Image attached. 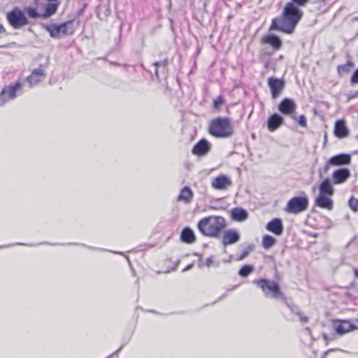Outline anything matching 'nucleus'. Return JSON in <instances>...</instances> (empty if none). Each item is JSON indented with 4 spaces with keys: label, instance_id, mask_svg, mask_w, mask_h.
I'll return each mask as SVG.
<instances>
[{
    "label": "nucleus",
    "instance_id": "ddd939ff",
    "mask_svg": "<svg viewBox=\"0 0 358 358\" xmlns=\"http://www.w3.org/2000/svg\"><path fill=\"white\" fill-rule=\"evenodd\" d=\"M350 171L347 168H340L332 173V183L339 185L344 183L350 177Z\"/></svg>",
    "mask_w": 358,
    "mask_h": 358
},
{
    "label": "nucleus",
    "instance_id": "f704fd0d",
    "mask_svg": "<svg viewBox=\"0 0 358 358\" xmlns=\"http://www.w3.org/2000/svg\"><path fill=\"white\" fill-rule=\"evenodd\" d=\"M294 120L302 127H306L307 126V120L304 115H301L299 117L296 116V119Z\"/></svg>",
    "mask_w": 358,
    "mask_h": 358
},
{
    "label": "nucleus",
    "instance_id": "c756f323",
    "mask_svg": "<svg viewBox=\"0 0 358 358\" xmlns=\"http://www.w3.org/2000/svg\"><path fill=\"white\" fill-rule=\"evenodd\" d=\"M253 271V267L251 265H245L239 270V275L242 277H247Z\"/></svg>",
    "mask_w": 358,
    "mask_h": 358
},
{
    "label": "nucleus",
    "instance_id": "7c9ffc66",
    "mask_svg": "<svg viewBox=\"0 0 358 358\" xmlns=\"http://www.w3.org/2000/svg\"><path fill=\"white\" fill-rule=\"evenodd\" d=\"M353 64L351 62H348L343 65H340L338 66V73L341 75L344 73H348L350 71L351 67H352Z\"/></svg>",
    "mask_w": 358,
    "mask_h": 358
},
{
    "label": "nucleus",
    "instance_id": "7ed1b4c3",
    "mask_svg": "<svg viewBox=\"0 0 358 358\" xmlns=\"http://www.w3.org/2000/svg\"><path fill=\"white\" fill-rule=\"evenodd\" d=\"M208 132L216 138H229L234 134V127L229 117H219L210 122Z\"/></svg>",
    "mask_w": 358,
    "mask_h": 358
},
{
    "label": "nucleus",
    "instance_id": "58836bf2",
    "mask_svg": "<svg viewBox=\"0 0 358 358\" xmlns=\"http://www.w3.org/2000/svg\"><path fill=\"white\" fill-rule=\"evenodd\" d=\"M287 306L290 308V310L294 313L296 315H297L298 316L300 315L301 314V312L299 309L298 307H296V306H291L288 303H287Z\"/></svg>",
    "mask_w": 358,
    "mask_h": 358
},
{
    "label": "nucleus",
    "instance_id": "cd10ccee",
    "mask_svg": "<svg viewBox=\"0 0 358 358\" xmlns=\"http://www.w3.org/2000/svg\"><path fill=\"white\" fill-rule=\"evenodd\" d=\"M275 243V238L270 235H264L262 238V246L266 250L272 248Z\"/></svg>",
    "mask_w": 358,
    "mask_h": 358
},
{
    "label": "nucleus",
    "instance_id": "423d86ee",
    "mask_svg": "<svg viewBox=\"0 0 358 358\" xmlns=\"http://www.w3.org/2000/svg\"><path fill=\"white\" fill-rule=\"evenodd\" d=\"M6 19L8 24L15 29H20L29 24V20L22 10L15 7L7 13Z\"/></svg>",
    "mask_w": 358,
    "mask_h": 358
},
{
    "label": "nucleus",
    "instance_id": "6ab92c4d",
    "mask_svg": "<svg viewBox=\"0 0 358 358\" xmlns=\"http://www.w3.org/2000/svg\"><path fill=\"white\" fill-rule=\"evenodd\" d=\"M266 229L277 236H280L283 232V224L281 219L274 218L268 222Z\"/></svg>",
    "mask_w": 358,
    "mask_h": 358
},
{
    "label": "nucleus",
    "instance_id": "49530a36",
    "mask_svg": "<svg viewBox=\"0 0 358 358\" xmlns=\"http://www.w3.org/2000/svg\"><path fill=\"white\" fill-rule=\"evenodd\" d=\"M354 274L357 278H358V268H354Z\"/></svg>",
    "mask_w": 358,
    "mask_h": 358
},
{
    "label": "nucleus",
    "instance_id": "20e7f679",
    "mask_svg": "<svg viewBox=\"0 0 358 358\" xmlns=\"http://www.w3.org/2000/svg\"><path fill=\"white\" fill-rule=\"evenodd\" d=\"M254 283L262 290L266 297H271L282 301L286 300V296L285 294L281 292L277 282L261 278L255 280Z\"/></svg>",
    "mask_w": 358,
    "mask_h": 358
},
{
    "label": "nucleus",
    "instance_id": "4468645a",
    "mask_svg": "<svg viewBox=\"0 0 358 358\" xmlns=\"http://www.w3.org/2000/svg\"><path fill=\"white\" fill-rule=\"evenodd\" d=\"M211 149L210 143L205 138L200 140L192 148L193 155L202 157L206 155Z\"/></svg>",
    "mask_w": 358,
    "mask_h": 358
},
{
    "label": "nucleus",
    "instance_id": "c85d7f7f",
    "mask_svg": "<svg viewBox=\"0 0 358 358\" xmlns=\"http://www.w3.org/2000/svg\"><path fill=\"white\" fill-rule=\"evenodd\" d=\"M168 64V61L167 60H164V61H162V62H156L153 64V66H155V76L157 77V79H159V71H158V68L159 66L162 67L164 72L166 71V66Z\"/></svg>",
    "mask_w": 358,
    "mask_h": 358
},
{
    "label": "nucleus",
    "instance_id": "a19ab883",
    "mask_svg": "<svg viewBox=\"0 0 358 358\" xmlns=\"http://www.w3.org/2000/svg\"><path fill=\"white\" fill-rule=\"evenodd\" d=\"M213 257H209L208 258H207L206 262V266L210 267L213 264Z\"/></svg>",
    "mask_w": 358,
    "mask_h": 358
},
{
    "label": "nucleus",
    "instance_id": "a878e982",
    "mask_svg": "<svg viewBox=\"0 0 358 358\" xmlns=\"http://www.w3.org/2000/svg\"><path fill=\"white\" fill-rule=\"evenodd\" d=\"M181 241L185 243L192 244L196 241V237L192 229L185 227L180 235Z\"/></svg>",
    "mask_w": 358,
    "mask_h": 358
},
{
    "label": "nucleus",
    "instance_id": "f03ea898",
    "mask_svg": "<svg viewBox=\"0 0 358 358\" xmlns=\"http://www.w3.org/2000/svg\"><path fill=\"white\" fill-rule=\"evenodd\" d=\"M201 233L208 237L218 238L227 227V221L222 216L211 215L202 218L197 224Z\"/></svg>",
    "mask_w": 358,
    "mask_h": 358
},
{
    "label": "nucleus",
    "instance_id": "4c0bfd02",
    "mask_svg": "<svg viewBox=\"0 0 358 358\" xmlns=\"http://www.w3.org/2000/svg\"><path fill=\"white\" fill-rule=\"evenodd\" d=\"M350 81L352 83H357L358 84V69L352 74Z\"/></svg>",
    "mask_w": 358,
    "mask_h": 358
},
{
    "label": "nucleus",
    "instance_id": "c9c22d12",
    "mask_svg": "<svg viewBox=\"0 0 358 358\" xmlns=\"http://www.w3.org/2000/svg\"><path fill=\"white\" fill-rule=\"evenodd\" d=\"M332 166L331 164H329V160L326 163V164L319 169V175L320 178H322L323 175L327 174L329 171V166Z\"/></svg>",
    "mask_w": 358,
    "mask_h": 358
},
{
    "label": "nucleus",
    "instance_id": "4be33fe9",
    "mask_svg": "<svg viewBox=\"0 0 358 358\" xmlns=\"http://www.w3.org/2000/svg\"><path fill=\"white\" fill-rule=\"evenodd\" d=\"M230 215L233 220L236 222H243L248 217V213L242 208H234L230 211Z\"/></svg>",
    "mask_w": 358,
    "mask_h": 358
},
{
    "label": "nucleus",
    "instance_id": "bb28decb",
    "mask_svg": "<svg viewBox=\"0 0 358 358\" xmlns=\"http://www.w3.org/2000/svg\"><path fill=\"white\" fill-rule=\"evenodd\" d=\"M193 198V192L188 187H185L182 189L180 194L178 196L179 201H182L185 203H189L192 201Z\"/></svg>",
    "mask_w": 358,
    "mask_h": 358
},
{
    "label": "nucleus",
    "instance_id": "b1692460",
    "mask_svg": "<svg viewBox=\"0 0 358 358\" xmlns=\"http://www.w3.org/2000/svg\"><path fill=\"white\" fill-rule=\"evenodd\" d=\"M262 43L271 45L273 49L279 50L282 46L281 40L273 34H268L262 38Z\"/></svg>",
    "mask_w": 358,
    "mask_h": 358
},
{
    "label": "nucleus",
    "instance_id": "a18cd8bd",
    "mask_svg": "<svg viewBox=\"0 0 358 358\" xmlns=\"http://www.w3.org/2000/svg\"><path fill=\"white\" fill-rule=\"evenodd\" d=\"M5 29L3 25L0 24V34L5 32Z\"/></svg>",
    "mask_w": 358,
    "mask_h": 358
},
{
    "label": "nucleus",
    "instance_id": "72a5a7b5",
    "mask_svg": "<svg viewBox=\"0 0 358 358\" xmlns=\"http://www.w3.org/2000/svg\"><path fill=\"white\" fill-rule=\"evenodd\" d=\"M350 208L353 210L354 212H357L358 210V199L351 197L348 202Z\"/></svg>",
    "mask_w": 358,
    "mask_h": 358
},
{
    "label": "nucleus",
    "instance_id": "c03bdc74",
    "mask_svg": "<svg viewBox=\"0 0 358 358\" xmlns=\"http://www.w3.org/2000/svg\"><path fill=\"white\" fill-rule=\"evenodd\" d=\"M322 338L323 339L327 342V343H328V341H329V336L327 334H323L322 335Z\"/></svg>",
    "mask_w": 358,
    "mask_h": 358
},
{
    "label": "nucleus",
    "instance_id": "9d476101",
    "mask_svg": "<svg viewBox=\"0 0 358 358\" xmlns=\"http://www.w3.org/2000/svg\"><path fill=\"white\" fill-rule=\"evenodd\" d=\"M268 85L271 90L272 98L275 99L283 91L285 87V83L282 79L270 77L268 79Z\"/></svg>",
    "mask_w": 358,
    "mask_h": 358
},
{
    "label": "nucleus",
    "instance_id": "0eeeda50",
    "mask_svg": "<svg viewBox=\"0 0 358 358\" xmlns=\"http://www.w3.org/2000/svg\"><path fill=\"white\" fill-rule=\"evenodd\" d=\"M307 196H294L290 199L285 208L287 213L297 215L307 210L308 207Z\"/></svg>",
    "mask_w": 358,
    "mask_h": 358
},
{
    "label": "nucleus",
    "instance_id": "412c9836",
    "mask_svg": "<svg viewBox=\"0 0 358 358\" xmlns=\"http://www.w3.org/2000/svg\"><path fill=\"white\" fill-rule=\"evenodd\" d=\"M282 123H283L282 117L278 113H274V114L271 115L268 119V121H267L268 129L270 131H274L278 127H280V125L282 124Z\"/></svg>",
    "mask_w": 358,
    "mask_h": 358
},
{
    "label": "nucleus",
    "instance_id": "f3484780",
    "mask_svg": "<svg viewBox=\"0 0 358 358\" xmlns=\"http://www.w3.org/2000/svg\"><path fill=\"white\" fill-rule=\"evenodd\" d=\"M315 204L321 208H324L329 210H332L334 207L333 200L331 199V196L328 195L318 194L315 198Z\"/></svg>",
    "mask_w": 358,
    "mask_h": 358
},
{
    "label": "nucleus",
    "instance_id": "2eb2a0df",
    "mask_svg": "<svg viewBox=\"0 0 358 358\" xmlns=\"http://www.w3.org/2000/svg\"><path fill=\"white\" fill-rule=\"evenodd\" d=\"M240 238V234L236 229H228L223 234L222 243L224 246H227L238 242Z\"/></svg>",
    "mask_w": 358,
    "mask_h": 358
},
{
    "label": "nucleus",
    "instance_id": "f8f14e48",
    "mask_svg": "<svg viewBox=\"0 0 358 358\" xmlns=\"http://www.w3.org/2000/svg\"><path fill=\"white\" fill-rule=\"evenodd\" d=\"M46 76L44 69L40 66L34 69L31 74L29 76L26 80L29 83V87L31 88L41 82Z\"/></svg>",
    "mask_w": 358,
    "mask_h": 358
},
{
    "label": "nucleus",
    "instance_id": "aec40b11",
    "mask_svg": "<svg viewBox=\"0 0 358 358\" xmlns=\"http://www.w3.org/2000/svg\"><path fill=\"white\" fill-rule=\"evenodd\" d=\"M351 162V157L348 154H339L331 157L329 159V164L332 166H341L349 164Z\"/></svg>",
    "mask_w": 358,
    "mask_h": 358
},
{
    "label": "nucleus",
    "instance_id": "37998d69",
    "mask_svg": "<svg viewBox=\"0 0 358 358\" xmlns=\"http://www.w3.org/2000/svg\"><path fill=\"white\" fill-rule=\"evenodd\" d=\"M193 267V264H190L189 265H187L184 269L182 271H189V269H191Z\"/></svg>",
    "mask_w": 358,
    "mask_h": 358
},
{
    "label": "nucleus",
    "instance_id": "2f4dec72",
    "mask_svg": "<svg viewBox=\"0 0 358 358\" xmlns=\"http://www.w3.org/2000/svg\"><path fill=\"white\" fill-rule=\"evenodd\" d=\"M25 11L27 13V15H29V17H30L31 18L35 19V18L41 17V14H39L37 12L36 9L34 8L27 7L25 8Z\"/></svg>",
    "mask_w": 358,
    "mask_h": 358
},
{
    "label": "nucleus",
    "instance_id": "de8ad7c7",
    "mask_svg": "<svg viewBox=\"0 0 358 358\" xmlns=\"http://www.w3.org/2000/svg\"><path fill=\"white\" fill-rule=\"evenodd\" d=\"M357 322H358V318H357Z\"/></svg>",
    "mask_w": 358,
    "mask_h": 358
},
{
    "label": "nucleus",
    "instance_id": "a211bd4d",
    "mask_svg": "<svg viewBox=\"0 0 358 358\" xmlns=\"http://www.w3.org/2000/svg\"><path fill=\"white\" fill-rule=\"evenodd\" d=\"M334 133L339 138H346L349 136L350 131L344 120H338L335 122Z\"/></svg>",
    "mask_w": 358,
    "mask_h": 358
},
{
    "label": "nucleus",
    "instance_id": "ea45409f",
    "mask_svg": "<svg viewBox=\"0 0 358 358\" xmlns=\"http://www.w3.org/2000/svg\"><path fill=\"white\" fill-rule=\"evenodd\" d=\"M250 248L245 249L242 254L238 257V260H243L248 255L250 251Z\"/></svg>",
    "mask_w": 358,
    "mask_h": 358
},
{
    "label": "nucleus",
    "instance_id": "473e14b6",
    "mask_svg": "<svg viewBox=\"0 0 358 358\" xmlns=\"http://www.w3.org/2000/svg\"><path fill=\"white\" fill-rule=\"evenodd\" d=\"M224 103V99L222 96L220 95L213 101V108L218 110L220 109Z\"/></svg>",
    "mask_w": 358,
    "mask_h": 358
},
{
    "label": "nucleus",
    "instance_id": "6e6552de",
    "mask_svg": "<svg viewBox=\"0 0 358 358\" xmlns=\"http://www.w3.org/2000/svg\"><path fill=\"white\" fill-rule=\"evenodd\" d=\"M23 83L18 80L6 85L0 93V99L3 103L13 100L17 97V93L22 90Z\"/></svg>",
    "mask_w": 358,
    "mask_h": 358
},
{
    "label": "nucleus",
    "instance_id": "79ce46f5",
    "mask_svg": "<svg viewBox=\"0 0 358 358\" xmlns=\"http://www.w3.org/2000/svg\"><path fill=\"white\" fill-rule=\"evenodd\" d=\"M299 317L300 321L303 323H306L308 321V318L306 316L301 315V313L300 314V315H299Z\"/></svg>",
    "mask_w": 358,
    "mask_h": 358
},
{
    "label": "nucleus",
    "instance_id": "39448f33",
    "mask_svg": "<svg viewBox=\"0 0 358 358\" xmlns=\"http://www.w3.org/2000/svg\"><path fill=\"white\" fill-rule=\"evenodd\" d=\"M44 28L53 38H60L65 36L71 35L75 31L73 20H69L60 24H45Z\"/></svg>",
    "mask_w": 358,
    "mask_h": 358
},
{
    "label": "nucleus",
    "instance_id": "9b49d317",
    "mask_svg": "<svg viewBox=\"0 0 358 358\" xmlns=\"http://www.w3.org/2000/svg\"><path fill=\"white\" fill-rule=\"evenodd\" d=\"M333 328L336 333L340 336L357 329V327L350 321L339 320L334 321Z\"/></svg>",
    "mask_w": 358,
    "mask_h": 358
},
{
    "label": "nucleus",
    "instance_id": "e433bc0d",
    "mask_svg": "<svg viewBox=\"0 0 358 358\" xmlns=\"http://www.w3.org/2000/svg\"><path fill=\"white\" fill-rule=\"evenodd\" d=\"M310 0H292L291 2L294 3L296 6H304L307 3L309 2Z\"/></svg>",
    "mask_w": 358,
    "mask_h": 358
},
{
    "label": "nucleus",
    "instance_id": "dca6fc26",
    "mask_svg": "<svg viewBox=\"0 0 358 358\" xmlns=\"http://www.w3.org/2000/svg\"><path fill=\"white\" fill-rule=\"evenodd\" d=\"M232 185V181L229 177L225 175H220L214 178L211 182L212 187L215 189L224 190L227 189Z\"/></svg>",
    "mask_w": 358,
    "mask_h": 358
},
{
    "label": "nucleus",
    "instance_id": "5701e85b",
    "mask_svg": "<svg viewBox=\"0 0 358 358\" xmlns=\"http://www.w3.org/2000/svg\"><path fill=\"white\" fill-rule=\"evenodd\" d=\"M334 189L332 186V181L329 178H325L319 186V194L333 196Z\"/></svg>",
    "mask_w": 358,
    "mask_h": 358
},
{
    "label": "nucleus",
    "instance_id": "393cba45",
    "mask_svg": "<svg viewBox=\"0 0 358 358\" xmlns=\"http://www.w3.org/2000/svg\"><path fill=\"white\" fill-rule=\"evenodd\" d=\"M59 5V2L50 1L45 6L44 13L41 15V17L46 19L54 15L57 12Z\"/></svg>",
    "mask_w": 358,
    "mask_h": 358
},
{
    "label": "nucleus",
    "instance_id": "f257e3e1",
    "mask_svg": "<svg viewBox=\"0 0 358 358\" xmlns=\"http://www.w3.org/2000/svg\"><path fill=\"white\" fill-rule=\"evenodd\" d=\"M303 15V11L292 2H287L281 15L272 20L269 30H277L285 34H292Z\"/></svg>",
    "mask_w": 358,
    "mask_h": 358
},
{
    "label": "nucleus",
    "instance_id": "1a4fd4ad",
    "mask_svg": "<svg viewBox=\"0 0 358 358\" xmlns=\"http://www.w3.org/2000/svg\"><path fill=\"white\" fill-rule=\"evenodd\" d=\"M296 103L289 98L283 99L278 105L279 111L285 115L291 117L293 120L296 119Z\"/></svg>",
    "mask_w": 358,
    "mask_h": 358
}]
</instances>
